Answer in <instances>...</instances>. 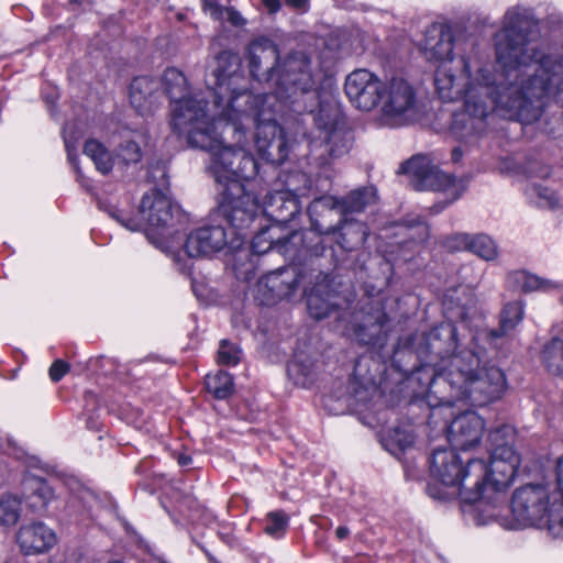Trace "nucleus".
Here are the masks:
<instances>
[{
	"instance_id": "f257e3e1",
	"label": "nucleus",
	"mask_w": 563,
	"mask_h": 563,
	"mask_svg": "<svg viewBox=\"0 0 563 563\" xmlns=\"http://www.w3.org/2000/svg\"><path fill=\"white\" fill-rule=\"evenodd\" d=\"M534 27L529 9L514 7L505 13L495 35L505 84L497 82L490 65L468 53L473 41L443 24L428 27L422 51L427 59L438 63L437 92L443 101H463L451 128L459 141L476 144L488 132L495 111L508 120L532 123L540 118L545 99L563 90V47L541 53Z\"/></svg>"
},
{
	"instance_id": "f03ea898",
	"label": "nucleus",
	"mask_w": 563,
	"mask_h": 563,
	"mask_svg": "<svg viewBox=\"0 0 563 563\" xmlns=\"http://www.w3.org/2000/svg\"><path fill=\"white\" fill-rule=\"evenodd\" d=\"M456 349V329L443 322L423 334L417 352L432 363V356L441 360L434 366L433 378L427 393L431 408L451 406L459 400L483 405L501 396L506 389V377L498 367H479V358L471 351L452 354Z\"/></svg>"
},
{
	"instance_id": "7ed1b4c3",
	"label": "nucleus",
	"mask_w": 563,
	"mask_h": 563,
	"mask_svg": "<svg viewBox=\"0 0 563 563\" xmlns=\"http://www.w3.org/2000/svg\"><path fill=\"white\" fill-rule=\"evenodd\" d=\"M220 151H228L231 154L224 157L229 175L218 179L211 168V157H209L207 168L220 187L219 208L230 225L246 230L256 220L265 218L278 227L288 223L299 213V200L291 192L285 190L275 189L267 192L260 203L257 197L243 184L257 175V162L243 148L236 153L230 147L220 148Z\"/></svg>"
},
{
	"instance_id": "20e7f679",
	"label": "nucleus",
	"mask_w": 563,
	"mask_h": 563,
	"mask_svg": "<svg viewBox=\"0 0 563 563\" xmlns=\"http://www.w3.org/2000/svg\"><path fill=\"white\" fill-rule=\"evenodd\" d=\"M312 278H316V285L310 289L305 286L302 294L312 318L320 320L334 316L336 331L363 345H384L388 333V316L380 296L368 294L355 303L353 292L342 296L331 291L327 275L318 273Z\"/></svg>"
},
{
	"instance_id": "39448f33",
	"label": "nucleus",
	"mask_w": 563,
	"mask_h": 563,
	"mask_svg": "<svg viewBox=\"0 0 563 563\" xmlns=\"http://www.w3.org/2000/svg\"><path fill=\"white\" fill-rule=\"evenodd\" d=\"M164 92L170 99V125L175 133L186 139L191 147L209 153L211 168L218 179L229 175L225 155L228 151H220L217 134L211 130V108L201 93L189 95L187 79L177 68H167L158 81Z\"/></svg>"
},
{
	"instance_id": "423d86ee",
	"label": "nucleus",
	"mask_w": 563,
	"mask_h": 563,
	"mask_svg": "<svg viewBox=\"0 0 563 563\" xmlns=\"http://www.w3.org/2000/svg\"><path fill=\"white\" fill-rule=\"evenodd\" d=\"M287 100L273 95H256L249 104H242V107L231 110L234 121L241 124L243 132L241 142L238 136H233L232 132H225L228 118H222L220 123L218 119L212 121L211 130L217 134L220 148L230 147L236 153L243 147V151L255 159L250 152V142L245 131L246 124L253 122L255 124L254 147L258 156L272 164H282L288 156L289 145L275 114L282 111L283 104Z\"/></svg>"
},
{
	"instance_id": "0eeeda50",
	"label": "nucleus",
	"mask_w": 563,
	"mask_h": 563,
	"mask_svg": "<svg viewBox=\"0 0 563 563\" xmlns=\"http://www.w3.org/2000/svg\"><path fill=\"white\" fill-rule=\"evenodd\" d=\"M99 205L124 229L131 232L144 231L151 244L173 257L180 273H189V262L180 257L179 251H174L175 236L187 223V216L166 194L158 189L144 194L135 214L112 202Z\"/></svg>"
},
{
	"instance_id": "6e6552de",
	"label": "nucleus",
	"mask_w": 563,
	"mask_h": 563,
	"mask_svg": "<svg viewBox=\"0 0 563 563\" xmlns=\"http://www.w3.org/2000/svg\"><path fill=\"white\" fill-rule=\"evenodd\" d=\"M251 75L271 85L267 95L290 99L298 92H307L313 86L310 60L302 52L280 59L278 46L267 37H257L247 46L246 56Z\"/></svg>"
},
{
	"instance_id": "1a4fd4ad",
	"label": "nucleus",
	"mask_w": 563,
	"mask_h": 563,
	"mask_svg": "<svg viewBox=\"0 0 563 563\" xmlns=\"http://www.w3.org/2000/svg\"><path fill=\"white\" fill-rule=\"evenodd\" d=\"M490 462L468 459L466 462L453 449H435L430 457V473L438 484L428 486V494L439 500L460 498L462 501L478 499L483 483L489 476Z\"/></svg>"
},
{
	"instance_id": "9d476101",
	"label": "nucleus",
	"mask_w": 563,
	"mask_h": 563,
	"mask_svg": "<svg viewBox=\"0 0 563 563\" xmlns=\"http://www.w3.org/2000/svg\"><path fill=\"white\" fill-rule=\"evenodd\" d=\"M210 68L206 80L213 98L210 106L212 121L218 119L220 123L222 118H228L225 132H232L233 136H238L241 142L243 137L241 124L234 121L231 110L249 104L255 95L249 90L246 79L239 73L240 59L234 53L229 51L219 53Z\"/></svg>"
},
{
	"instance_id": "9b49d317",
	"label": "nucleus",
	"mask_w": 563,
	"mask_h": 563,
	"mask_svg": "<svg viewBox=\"0 0 563 563\" xmlns=\"http://www.w3.org/2000/svg\"><path fill=\"white\" fill-rule=\"evenodd\" d=\"M377 197L373 186L352 191L344 199L333 196L316 198L308 208L312 231L302 233L300 246L303 252L319 256L324 251V243L336 233V228L346 216L361 212L366 206L375 202Z\"/></svg>"
},
{
	"instance_id": "f8f14e48",
	"label": "nucleus",
	"mask_w": 563,
	"mask_h": 563,
	"mask_svg": "<svg viewBox=\"0 0 563 563\" xmlns=\"http://www.w3.org/2000/svg\"><path fill=\"white\" fill-rule=\"evenodd\" d=\"M519 465L520 456L512 446L496 445L490 454L489 476L481 488L483 494L476 500L463 501L471 505L467 514L476 526L492 522H498L501 526L503 520H509L500 514L503 492L512 483Z\"/></svg>"
},
{
	"instance_id": "ddd939ff",
	"label": "nucleus",
	"mask_w": 563,
	"mask_h": 563,
	"mask_svg": "<svg viewBox=\"0 0 563 563\" xmlns=\"http://www.w3.org/2000/svg\"><path fill=\"white\" fill-rule=\"evenodd\" d=\"M559 493L556 484L526 485L515 490L511 499V518L503 520L506 529L539 528L551 503Z\"/></svg>"
},
{
	"instance_id": "4468645a",
	"label": "nucleus",
	"mask_w": 563,
	"mask_h": 563,
	"mask_svg": "<svg viewBox=\"0 0 563 563\" xmlns=\"http://www.w3.org/2000/svg\"><path fill=\"white\" fill-rule=\"evenodd\" d=\"M399 173L409 177L416 190L441 191L446 196L445 205L457 200L466 190L463 178L443 173L424 155H417L400 165Z\"/></svg>"
},
{
	"instance_id": "2eb2a0df",
	"label": "nucleus",
	"mask_w": 563,
	"mask_h": 563,
	"mask_svg": "<svg viewBox=\"0 0 563 563\" xmlns=\"http://www.w3.org/2000/svg\"><path fill=\"white\" fill-rule=\"evenodd\" d=\"M380 122L389 126L407 123L417 112V92L413 86L401 77L385 81L379 101Z\"/></svg>"
},
{
	"instance_id": "dca6fc26",
	"label": "nucleus",
	"mask_w": 563,
	"mask_h": 563,
	"mask_svg": "<svg viewBox=\"0 0 563 563\" xmlns=\"http://www.w3.org/2000/svg\"><path fill=\"white\" fill-rule=\"evenodd\" d=\"M312 273L302 272L296 266H288L271 272L261 277L255 285V298L261 305H273L280 299H295L299 288L311 282Z\"/></svg>"
},
{
	"instance_id": "f3484780",
	"label": "nucleus",
	"mask_w": 563,
	"mask_h": 563,
	"mask_svg": "<svg viewBox=\"0 0 563 563\" xmlns=\"http://www.w3.org/2000/svg\"><path fill=\"white\" fill-rule=\"evenodd\" d=\"M232 234L235 236L229 240L228 232L221 225H205L191 231L184 244L185 252L188 257H205L221 251L229 245L233 250L241 247L247 234L245 230L232 227Z\"/></svg>"
},
{
	"instance_id": "a211bd4d",
	"label": "nucleus",
	"mask_w": 563,
	"mask_h": 563,
	"mask_svg": "<svg viewBox=\"0 0 563 563\" xmlns=\"http://www.w3.org/2000/svg\"><path fill=\"white\" fill-rule=\"evenodd\" d=\"M385 81L375 73L358 68L350 73L344 81V91L350 102L362 111L378 107Z\"/></svg>"
},
{
	"instance_id": "6ab92c4d",
	"label": "nucleus",
	"mask_w": 563,
	"mask_h": 563,
	"mask_svg": "<svg viewBox=\"0 0 563 563\" xmlns=\"http://www.w3.org/2000/svg\"><path fill=\"white\" fill-rule=\"evenodd\" d=\"M484 429L482 417L468 410L452 420L448 427V441L455 450L467 451L481 442Z\"/></svg>"
},
{
	"instance_id": "aec40b11",
	"label": "nucleus",
	"mask_w": 563,
	"mask_h": 563,
	"mask_svg": "<svg viewBox=\"0 0 563 563\" xmlns=\"http://www.w3.org/2000/svg\"><path fill=\"white\" fill-rule=\"evenodd\" d=\"M319 137L331 156H340L349 151L351 133L344 128L336 111L321 109L314 118Z\"/></svg>"
},
{
	"instance_id": "412c9836",
	"label": "nucleus",
	"mask_w": 563,
	"mask_h": 563,
	"mask_svg": "<svg viewBox=\"0 0 563 563\" xmlns=\"http://www.w3.org/2000/svg\"><path fill=\"white\" fill-rule=\"evenodd\" d=\"M278 229L277 225L264 227L255 234L251 243L253 254H264L274 246L278 247L279 252L288 255L289 257L303 254L300 242H303L305 236L302 232L294 231L289 236L276 238L274 231Z\"/></svg>"
},
{
	"instance_id": "4be33fe9",
	"label": "nucleus",
	"mask_w": 563,
	"mask_h": 563,
	"mask_svg": "<svg viewBox=\"0 0 563 563\" xmlns=\"http://www.w3.org/2000/svg\"><path fill=\"white\" fill-rule=\"evenodd\" d=\"M16 542L25 555L40 554L52 549L57 538L53 529L43 522H31L19 528Z\"/></svg>"
},
{
	"instance_id": "5701e85b",
	"label": "nucleus",
	"mask_w": 563,
	"mask_h": 563,
	"mask_svg": "<svg viewBox=\"0 0 563 563\" xmlns=\"http://www.w3.org/2000/svg\"><path fill=\"white\" fill-rule=\"evenodd\" d=\"M162 96L158 80L151 77H136L130 86V102L142 115L152 113L159 106Z\"/></svg>"
},
{
	"instance_id": "b1692460",
	"label": "nucleus",
	"mask_w": 563,
	"mask_h": 563,
	"mask_svg": "<svg viewBox=\"0 0 563 563\" xmlns=\"http://www.w3.org/2000/svg\"><path fill=\"white\" fill-rule=\"evenodd\" d=\"M556 488L559 493L551 503L540 529H545L553 538L563 539V455L555 463Z\"/></svg>"
},
{
	"instance_id": "393cba45",
	"label": "nucleus",
	"mask_w": 563,
	"mask_h": 563,
	"mask_svg": "<svg viewBox=\"0 0 563 563\" xmlns=\"http://www.w3.org/2000/svg\"><path fill=\"white\" fill-rule=\"evenodd\" d=\"M367 235L368 229L363 222L355 221L346 216L338 225L336 233L331 234V239L328 242L334 240L342 250L352 251L361 246Z\"/></svg>"
},
{
	"instance_id": "a878e982",
	"label": "nucleus",
	"mask_w": 563,
	"mask_h": 563,
	"mask_svg": "<svg viewBox=\"0 0 563 563\" xmlns=\"http://www.w3.org/2000/svg\"><path fill=\"white\" fill-rule=\"evenodd\" d=\"M22 488L27 506L33 511H41L45 509L54 497L52 487L38 476H25L22 483Z\"/></svg>"
},
{
	"instance_id": "bb28decb",
	"label": "nucleus",
	"mask_w": 563,
	"mask_h": 563,
	"mask_svg": "<svg viewBox=\"0 0 563 563\" xmlns=\"http://www.w3.org/2000/svg\"><path fill=\"white\" fill-rule=\"evenodd\" d=\"M380 442L386 451L396 459L401 460L404 454L412 450L415 434L409 426L395 427L382 434Z\"/></svg>"
},
{
	"instance_id": "cd10ccee",
	"label": "nucleus",
	"mask_w": 563,
	"mask_h": 563,
	"mask_svg": "<svg viewBox=\"0 0 563 563\" xmlns=\"http://www.w3.org/2000/svg\"><path fill=\"white\" fill-rule=\"evenodd\" d=\"M146 144L147 135L144 132H133L120 143L117 156L124 165L137 164L144 155Z\"/></svg>"
},
{
	"instance_id": "c85d7f7f",
	"label": "nucleus",
	"mask_w": 563,
	"mask_h": 563,
	"mask_svg": "<svg viewBox=\"0 0 563 563\" xmlns=\"http://www.w3.org/2000/svg\"><path fill=\"white\" fill-rule=\"evenodd\" d=\"M460 243L472 253L485 261H494L498 256L495 241L486 234H462L457 236Z\"/></svg>"
},
{
	"instance_id": "c756f323",
	"label": "nucleus",
	"mask_w": 563,
	"mask_h": 563,
	"mask_svg": "<svg viewBox=\"0 0 563 563\" xmlns=\"http://www.w3.org/2000/svg\"><path fill=\"white\" fill-rule=\"evenodd\" d=\"M287 373L289 378L298 386L308 387L316 378L314 363L303 354H296L288 364Z\"/></svg>"
},
{
	"instance_id": "7c9ffc66",
	"label": "nucleus",
	"mask_w": 563,
	"mask_h": 563,
	"mask_svg": "<svg viewBox=\"0 0 563 563\" xmlns=\"http://www.w3.org/2000/svg\"><path fill=\"white\" fill-rule=\"evenodd\" d=\"M84 153L96 166V169L103 175L109 174L114 165V158L104 144L91 139L85 143Z\"/></svg>"
},
{
	"instance_id": "2f4dec72",
	"label": "nucleus",
	"mask_w": 563,
	"mask_h": 563,
	"mask_svg": "<svg viewBox=\"0 0 563 563\" xmlns=\"http://www.w3.org/2000/svg\"><path fill=\"white\" fill-rule=\"evenodd\" d=\"M202 10L210 18L218 22H228L234 27H242L246 24V20L233 7H222L211 0H202Z\"/></svg>"
},
{
	"instance_id": "473e14b6",
	"label": "nucleus",
	"mask_w": 563,
	"mask_h": 563,
	"mask_svg": "<svg viewBox=\"0 0 563 563\" xmlns=\"http://www.w3.org/2000/svg\"><path fill=\"white\" fill-rule=\"evenodd\" d=\"M509 279L512 284L517 285L525 292L532 291H550L558 287V285L551 280L543 279L537 275L530 274L525 271H519L510 274Z\"/></svg>"
},
{
	"instance_id": "72a5a7b5",
	"label": "nucleus",
	"mask_w": 563,
	"mask_h": 563,
	"mask_svg": "<svg viewBox=\"0 0 563 563\" xmlns=\"http://www.w3.org/2000/svg\"><path fill=\"white\" fill-rule=\"evenodd\" d=\"M542 360L549 372L563 376V339L554 338L542 352Z\"/></svg>"
},
{
	"instance_id": "f704fd0d",
	"label": "nucleus",
	"mask_w": 563,
	"mask_h": 563,
	"mask_svg": "<svg viewBox=\"0 0 563 563\" xmlns=\"http://www.w3.org/2000/svg\"><path fill=\"white\" fill-rule=\"evenodd\" d=\"M206 387L216 398L224 399L233 391L232 376L224 371H219L213 375H207Z\"/></svg>"
},
{
	"instance_id": "c9c22d12",
	"label": "nucleus",
	"mask_w": 563,
	"mask_h": 563,
	"mask_svg": "<svg viewBox=\"0 0 563 563\" xmlns=\"http://www.w3.org/2000/svg\"><path fill=\"white\" fill-rule=\"evenodd\" d=\"M21 499L13 494L0 498V525L14 526L21 517Z\"/></svg>"
},
{
	"instance_id": "e433bc0d",
	"label": "nucleus",
	"mask_w": 563,
	"mask_h": 563,
	"mask_svg": "<svg viewBox=\"0 0 563 563\" xmlns=\"http://www.w3.org/2000/svg\"><path fill=\"white\" fill-rule=\"evenodd\" d=\"M523 318V306L520 301L505 305L500 316V332L506 334L514 330Z\"/></svg>"
},
{
	"instance_id": "4c0bfd02",
	"label": "nucleus",
	"mask_w": 563,
	"mask_h": 563,
	"mask_svg": "<svg viewBox=\"0 0 563 563\" xmlns=\"http://www.w3.org/2000/svg\"><path fill=\"white\" fill-rule=\"evenodd\" d=\"M285 185V191L291 192L297 199L299 196H303L311 186V180L306 173L294 172L286 174L282 178Z\"/></svg>"
},
{
	"instance_id": "58836bf2",
	"label": "nucleus",
	"mask_w": 563,
	"mask_h": 563,
	"mask_svg": "<svg viewBox=\"0 0 563 563\" xmlns=\"http://www.w3.org/2000/svg\"><path fill=\"white\" fill-rule=\"evenodd\" d=\"M528 196L541 208L553 209L559 205L556 192L541 185H533L528 189Z\"/></svg>"
},
{
	"instance_id": "ea45409f",
	"label": "nucleus",
	"mask_w": 563,
	"mask_h": 563,
	"mask_svg": "<svg viewBox=\"0 0 563 563\" xmlns=\"http://www.w3.org/2000/svg\"><path fill=\"white\" fill-rule=\"evenodd\" d=\"M288 527V517L283 512H269L267 515V522L265 532L275 538L280 539Z\"/></svg>"
},
{
	"instance_id": "a19ab883",
	"label": "nucleus",
	"mask_w": 563,
	"mask_h": 563,
	"mask_svg": "<svg viewBox=\"0 0 563 563\" xmlns=\"http://www.w3.org/2000/svg\"><path fill=\"white\" fill-rule=\"evenodd\" d=\"M241 357V350L228 340L220 342L218 351V362L222 365H236Z\"/></svg>"
},
{
	"instance_id": "79ce46f5",
	"label": "nucleus",
	"mask_w": 563,
	"mask_h": 563,
	"mask_svg": "<svg viewBox=\"0 0 563 563\" xmlns=\"http://www.w3.org/2000/svg\"><path fill=\"white\" fill-rule=\"evenodd\" d=\"M63 136L68 161L74 165L75 168H77L76 150L78 137L75 135L74 128L70 125H66L63 130Z\"/></svg>"
},
{
	"instance_id": "37998d69",
	"label": "nucleus",
	"mask_w": 563,
	"mask_h": 563,
	"mask_svg": "<svg viewBox=\"0 0 563 563\" xmlns=\"http://www.w3.org/2000/svg\"><path fill=\"white\" fill-rule=\"evenodd\" d=\"M67 372L68 365L62 360H57L49 367V377L53 382H58Z\"/></svg>"
},
{
	"instance_id": "c03bdc74",
	"label": "nucleus",
	"mask_w": 563,
	"mask_h": 563,
	"mask_svg": "<svg viewBox=\"0 0 563 563\" xmlns=\"http://www.w3.org/2000/svg\"><path fill=\"white\" fill-rule=\"evenodd\" d=\"M286 5L298 11L305 13L310 9V0H284Z\"/></svg>"
},
{
	"instance_id": "a18cd8bd",
	"label": "nucleus",
	"mask_w": 563,
	"mask_h": 563,
	"mask_svg": "<svg viewBox=\"0 0 563 563\" xmlns=\"http://www.w3.org/2000/svg\"><path fill=\"white\" fill-rule=\"evenodd\" d=\"M253 264H249L247 267L243 268V266H240L238 264L234 265V271L238 278H242L244 280H250L253 275Z\"/></svg>"
},
{
	"instance_id": "49530a36",
	"label": "nucleus",
	"mask_w": 563,
	"mask_h": 563,
	"mask_svg": "<svg viewBox=\"0 0 563 563\" xmlns=\"http://www.w3.org/2000/svg\"><path fill=\"white\" fill-rule=\"evenodd\" d=\"M269 13H276L280 9V0H261Z\"/></svg>"
},
{
	"instance_id": "de8ad7c7",
	"label": "nucleus",
	"mask_w": 563,
	"mask_h": 563,
	"mask_svg": "<svg viewBox=\"0 0 563 563\" xmlns=\"http://www.w3.org/2000/svg\"><path fill=\"white\" fill-rule=\"evenodd\" d=\"M510 433H511V428L507 427V426H504V427L495 430L494 432H492L489 434V438L495 443V442H497V439H498L499 434L506 435V434H510Z\"/></svg>"
},
{
	"instance_id": "09e8293b",
	"label": "nucleus",
	"mask_w": 563,
	"mask_h": 563,
	"mask_svg": "<svg viewBox=\"0 0 563 563\" xmlns=\"http://www.w3.org/2000/svg\"><path fill=\"white\" fill-rule=\"evenodd\" d=\"M349 534H350V530L345 526H340L335 530V537L338 540H344L345 538L349 537Z\"/></svg>"
},
{
	"instance_id": "8fccbe9b",
	"label": "nucleus",
	"mask_w": 563,
	"mask_h": 563,
	"mask_svg": "<svg viewBox=\"0 0 563 563\" xmlns=\"http://www.w3.org/2000/svg\"><path fill=\"white\" fill-rule=\"evenodd\" d=\"M177 462L180 466H188L191 464V457L187 454H179Z\"/></svg>"
},
{
	"instance_id": "3c124183",
	"label": "nucleus",
	"mask_w": 563,
	"mask_h": 563,
	"mask_svg": "<svg viewBox=\"0 0 563 563\" xmlns=\"http://www.w3.org/2000/svg\"><path fill=\"white\" fill-rule=\"evenodd\" d=\"M462 156V151L460 147H455L453 151H452V157L455 162H457Z\"/></svg>"
},
{
	"instance_id": "603ef678",
	"label": "nucleus",
	"mask_w": 563,
	"mask_h": 563,
	"mask_svg": "<svg viewBox=\"0 0 563 563\" xmlns=\"http://www.w3.org/2000/svg\"><path fill=\"white\" fill-rule=\"evenodd\" d=\"M209 560L211 563H218V562H216V560L213 558H209Z\"/></svg>"
},
{
	"instance_id": "864d4df0",
	"label": "nucleus",
	"mask_w": 563,
	"mask_h": 563,
	"mask_svg": "<svg viewBox=\"0 0 563 563\" xmlns=\"http://www.w3.org/2000/svg\"><path fill=\"white\" fill-rule=\"evenodd\" d=\"M459 317L464 318V312H463V311H461V313L459 314Z\"/></svg>"
}]
</instances>
